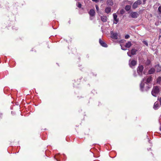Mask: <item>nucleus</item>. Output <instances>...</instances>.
<instances>
[{
	"label": "nucleus",
	"mask_w": 161,
	"mask_h": 161,
	"mask_svg": "<svg viewBox=\"0 0 161 161\" xmlns=\"http://www.w3.org/2000/svg\"><path fill=\"white\" fill-rule=\"evenodd\" d=\"M160 130L161 131V127L160 128Z\"/></svg>",
	"instance_id": "obj_35"
},
{
	"label": "nucleus",
	"mask_w": 161,
	"mask_h": 161,
	"mask_svg": "<svg viewBox=\"0 0 161 161\" xmlns=\"http://www.w3.org/2000/svg\"><path fill=\"white\" fill-rule=\"evenodd\" d=\"M150 88V86H147V87L145 88V90L146 91L147 90Z\"/></svg>",
	"instance_id": "obj_30"
},
{
	"label": "nucleus",
	"mask_w": 161,
	"mask_h": 161,
	"mask_svg": "<svg viewBox=\"0 0 161 161\" xmlns=\"http://www.w3.org/2000/svg\"><path fill=\"white\" fill-rule=\"evenodd\" d=\"M150 60H148L146 62V64L147 65H149L150 64Z\"/></svg>",
	"instance_id": "obj_22"
},
{
	"label": "nucleus",
	"mask_w": 161,
	"mask_h": 161,
	"mask_svg": "<svg viewBox=\"0 0 161 161\" xmlns=\"http://www.w3.org/2000/svg\"><path fill=\"white\" fill-rule=\"evenodd\" d=\"M143 42L144 44L146 45L147 46H148V43L146 41H144Z\"/></svg>",
	"instance_id": "obj_29"
},
{
	"label": "nucleus",
	"mask_w": 161,
	"mask_h": 161,
	"mask_svg": "<svg viewBox=\"0 0 161 161\" xmlns=\"http://www.w3.org/2000/svg\"><path fill=\"white\" fill-rule=\"evenodd\" d=\"M101 20L103 22H105L107 20V17L105 16H102L101 17Z\"/></svg>",
	"instance_id": "obj_16"
},
{
	"label": "nucleus",
	"mask_w": 161,
	"mask_h": 161,
	"mask_svg": "<svg viewBox=\"0 0 161 161\" xmlns=\"http://www.w3.org/2000/svg\"><path fill=\"white\" fill-rule=\"evenodd\" d=\"M125 11L123 9H122L120 11V13L121 14H123L125 13Z\"/></svg>",
	"instance_id": "obj_21"
},
{
	"label": "nucleus",
	"mask_w": 161,
	"mask_h": 161,
	"mask_svg": "<svg viewBox=\"0 0 161 161\" xmlns=\"http://www.w3.org/2000/svg\"><path fill=\"white\" fill-rule=\"evenodd\" d=\"M113 2L112 0H108L107 1V4L108 5L112 6L113 4Z\"/></svg>",
	"instance_id": "obj_13"
},
{
	"label": "nucleus",
	"mask_w": 161,
	"mask_h": 161,
	"mask_svg": "<svg viewBox=\"0 0 161 161\" xmlns=\"http://www.w3.org/2000/svg\"><path fill=\"white\" fill-rule=\"evenodd\" d=\"M105 12L106 13L108 14L110 12L111 8L110 7H108L105 9Z\"/></svg>",
	"instance_id": "obj_15"
},
{
	"label": "nucleus",
	"mask_w": 161,
	"mask_h": 161,
	"mask_svg": "<svg viewBox=\"0 0 161 161\" xmlns=\"http://www.w3.org/2000/svg\"><path fill=\"white\" fill-rule=\"evenodd\" d=\"M161 81V77H159L157 79V82L159 84L160 83V82Z\"/></svg>",
	"instance_id": "obj_20"
},
{
	"label": "nucleus",
	"mask_w": 161,
	"mask_h": 161,
	"mask_svg": "<svg viewBox=\"0 0 161 161\" xmlns=\"http://www.w3.org/2000/svg\"><path fill=\"white\" fill-rule=\"evenodd\" d=\"M131 46V43L130 42H129L127 43H126L125 47L127 48H129Z\"/></svg>",
	"instance_id": "obj_14"
},
{
	"label": "nucleus",
	"mask_w": 161,
	"mask_h": 161,
	"mask_svg": "<svg viewBox=\"0 0 161 161\" xmlns=\"http://www.w3.org/2000/svg\"><path fill=\"white\" fill-rule=\"evenodd\" d=\"M155 71V69L154 68H152L149 70L148 71V74L151 75L153 74Z\"/></svg>",
	"instance_id": "obj_12"
},
{
	"label": "nucleus",
	"mask_w": 161,
	"mask_h": 161,
	"mask_svg": "<svg viewBox=\"0 0 161 161\" xmlns=\"http://www.w3.org/2000/svg\"><path fill=\"white\" fill-rule=\"evenodd\" d=\"M158 10L159 12L161 14V5L158 8Z\"/></svg>",
	"instance_id": "obj_25"
},
{
	"label": "nucleus",
	"mask_w": 161,
	"mask_h": 161,
	"mask_svg": "<svg viewBox=\"0 0 161 161\" xmlns=\"http://www.w3.org/2000/svg\"><path fill=\"white\" fill-rule=\"evenodd\" d=\"M113 16L114 20V23L117 24L119 20V19L117 18V15L116 14H113Z\"/></svg>",
	"instance_id": "obj_8"
},
{
	"label": "nucleus",
	"mask_w": 161,
	"mask_h": 161,
	"mask_svg": "<svg viewBox=\"0 0 161 161\" xmlns=\"http://www.w3.org/2000/svg\"><path fill=\"white\" fill-rule=\"evenodd\" d=\"M135 74H136V72H135V73L134 74V75L135 76H136V75H135Z\"/></svg>",
	"instance_id": "obj_33"
},
{
	"label": "nucleus",
	"mask_w": 161,
	"mask_h": 161,
	"mask_svg": "<svg viewBox=\"0 0 161 161\" xmlns=\"http://www.w3.org/2000/svg\"><path fill=\"white\" fill-rule=\"evenodd\" d=\"M99 0H92V1L95 2L96 3Z\"/></svg>",
	"instance_id": "obj_31"
},
{
	"label": "nucleus",
	"mask_w": 161,
	"mask_h": 161,
	"mask_svg": "<svg viewBox=\"0 0 161 161\" xmlns=\"http://www.w3.org/2000/svg\"><path fill=\"white\" fill-rule=\"evenodd\" d=\"M160 92L159 87L158 86H156L153 87L152 91V94L154 97H156Z\"/></svg>",
	"instance_id": "obj_2"
},
{
	"label": "nucleus",
	"mask_w": 161,
	"mask_h": 161,
	"mask_svg": "<svg viewBox=\"0 0 161 161\" xmlns=\"http://www.w3.org/2000/svg\"><path fill=\"white\" fill-rule=\"evenodd\" d=\"M137 64V61L135 60H130L129 61V64L131 67L133 66H134L136 65Z\"/></svg>",
	"instance_id": "obj_7"
},
{
	"label": "nucleus",
	"mask_w": 161,
	"mask_h": 161,
	"mask_svg": "<svg viewBox=\"0 0 161 161\" xmlns=\"http://www.w3.org/2000/svg\"><path fill=\"white\" fill-rule=\"evenodd\" d=\"M127 54H128V56H130V57H131V55L130 54L129 52H128Z\"/></svg>",
	"instance_id": "obj_32"
},
{
	"label": "nucleus",
	"mask_w": 161,
	"mask_h": 161,
	"mask_svg": "<svg viewBox=\"0 0 161 161\" xmlns=\"http://www.w3.org/2000/svg\"><path fill=\"white\" fill-rule=\"evenodd\" d=\"M159 107V104H158V103H157L156 102H155L154 106L153 107V108L154 109H158V108Z\"/></svg>",
	"instance_id": "obj_17"
},
{
	"label": "nucleus",
	"mask_w": 161,
	"mask_h": 161,
	"mask_svg": "<svg viewBox=\"0 0 161 161\" xmlns=\"http://www.w3.org/2000/svg\"><path fill=\"white\" fill-rule=\"evenodd\" d=\"M111 37L114 39H118V34L117 33H114L113 31L110 32Z\"/></svg>",
	"instance_id": "obj_6"
},
{
	"label": "nucleus",
	"mask_w": 161,
	"mask_h": 161,
	"mask_svg": "<svg viewBox=\"0 0 161 161\" xmlns=\"http://www.w3.org/2000/svg\"><path fill=\"white\" fill-rule=\"evenodd\" d=\"M143 69V67L141 65L139 66L137 68V72L138 75H142V72Z\"/></svg>",
	"instance_id": "obj_4"
},
{
	"label": "nucleus",
	"mask_w": 161,
	"mask_h": 161,
	"mask_svg": "<svg viewBox=\"0 0 161 161\" xmlns=\"http://www.w3.org/2000/svg\"><path fill=\"white\" fill-rule=\"evenodd\" d=\"M130 8H131L130 6L129 5H127L125 6V9L126 11H128L130 9Z\"/></svg>",
	"instance_id": "obj_19"
},
{
	"label": "nucleus",
	"mask_w": 161,
	"mask_h": 161,
	"mask_svg": "<svg viewBox=\"0 0 161 161\" xmlns=\"http://www.w3.org/2000/svg\"><path fill=\"white\" fill-rule=\"evenodd\" d=\"M89 14L90 16H94L95 15V11L94 9H91L89 12Z\"/></svg>",
	"instance_id": "obj_10"
},
{
	"label": "nucleus",
	"mask_w": 161,
	"mask_h": 161,
	"mask_svg": "<svg viewBox=\"0 0 161 161\" xmlns=\"http://www.w3.org/2000/svg\"><path fill=\"white\" fill-rule=\"evenodd\" d=\"M99 42L100 45L103 47H107V44L103 41L100 39L99 40Z\"/></svg>",
	"instance_id": "obj_9"
},
{
	"label": "nucleus",
	"mask_w": 161,
	"mask_h": 161,
	"mask_svg": "<svg viewBox=\"0 0 161 161\" xmlns=\"http://www.w3.org/2000/svg\"><path fill=\"white\" fill-rule=\"evenodd\" d=\"M130 36L128 35H126L125 36V38L127 39L129 38Z\"/></svg>",
	"instance_id": "obj_24"
},
{
	"label": "nucleus",
	"mask_w": 161,
	"mask_h": 161,
	"mask_svg": "<svg viewBox=\"0 0 161 161\" xmlns=\"http://www.w3.org/2000/svg\"><path fill=\"white\" fill-rule=\"evenodd\" d=\"M158 99L160 102V104L161 105V97L160 98H158Z\"/></svg>",
	"instance_id": "obj_28"
},
{
	"label": "nucleus",
	"mask_w": 161,
	"mask_h": 161,
	"mask_svg": "<svg viewBox=\"0 0 161 161\" xmlns=\"http://www.w3.org/2000/svg\"><path fill=\"white\" fill-rule=\"evenodd\" d=\"M121 48L122 50H125L126 49L125 47H124L121 46Z\"/></svg>",
	"instance_id": "obj_27"
},
{
	"label": "nucleus",
	"mask_w": 161,
	"mask_h": 161,
	"mask_svg": "<svg viewBox=\"0 0 161 161\" xmlns=\"http://www.w3.org/2000/svg\"><path fill=\"white\" fill-rule=\"evenodd\" d=\"M2 116V114H0V117H1Z\"/></svg>",
	"instance_id": "obj_34"
},
{
	"label": "nucleus",
	"mask_w": 161,
	"mask_h": 161,
	"mask_svg": "<svg viewBox=\"0 0 161 161\" xmlns=\"http://www.w3.org/2000/svg\"><path fill=\"white\" fill-rule=\"evenodd\" d=\"M130 16L133 18H136L139 15V14L136 12H132L130 13Z\"/></svg>",
	"instance_id": "obj_5"
},
{
	"label": "nucleus",
	"mask_w": 161,
	"mask_h": 161,
	"mask_svg": "<svg viewBox=\"0 0 161 161\" xmlns=\"http://www.w3.org/2000/svg\"><path fill=\"white\" fill-rule=\"evenodd\" d=\"M95 7H96V8L97 11V12H98L99 11V8L98 6V5H95Z\"/></svg>",
	"instance_id": "obj_23"
},
{
	"label": "nucleus",
	"mask_w": 161,
	"mask_h": 161,
	"mask_svg": "<svg viewBox=\"0 0 161 161\" xmlns=\"http://www.w3.org/2000/svg\"><path fill=\"white\" fill-rule=\"evenodd\" d=\"M142 3V1L140 0H138L136 1L134 3H133L132 5V8H136L138 7V6L140 5Z\"/></svg>",
	"instance_id": "obj_3"
},
{
	"label": "nucleus",
	"mask_w": 161,
	"mask_h": 161,
	"mask_svg": "<svg viewBox=\"0 0 161 161\" xmlns=\"http://www.w3.org/2000/svg\"><path fill=\"white\" fill-rule=\"evenodd\" d=\"M155 68L157 72H159L161 70V67L159 64L155 66Z\"/></svg>",
	"instance_id": "obj_11"
},
{
	"label": "nucleus",
	"mask_w": 161,
	"mask_h": 161,
	"mask_svg": "<svg viewBox=\"0 0 161 161\" xmlns=\"http://www.w3.org/2000/svg\"><path fill=\"white\" fill-rule=\"evenodd\" d=\"M77 6L79 8H80L81 7V4L80 3H78Z\"/></svg>",
	"instance_id": "obj_26"
},
{
	"label": "nucleus",
	"mask_w": 161,
	"mask_h": 161,
	"mask_svg": "<svg viewBox=\"0 0 161 161\" xmlns=\"http://www.w3.org/2000/svg\"><path fill=\"white\" fill-rule=\"evenodd\" d=\"M137 51V50L135 49H132L131 51V54L132 55L136 54V52Z\"/></svg>",
	"instance_id": "obj_18"
},
{
	"label": "nucleus",
	"mask_w": 161,
	"mask_h": 161,
	"mask_svg": "<svg viewBox=\"0 0 161 161\" xmlns=\"http://www.w3.org/2000/svg\"><path fill=\"white\" fill-rule=\"evenodd\" d=\"M152 81V78L151 76H146L142 80L140 84V88L141 91H143L144 90V86L145 85L144 83L147 85L150 83Z\"/></svg>",
	"instance_id": "obj_1"
}]
</instances>
